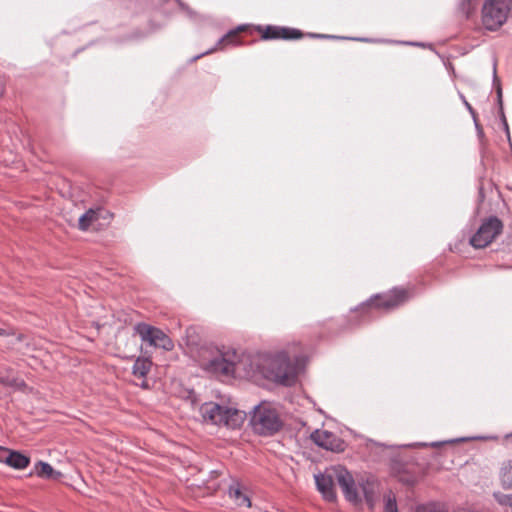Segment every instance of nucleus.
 <instances>
[{"label":"nucleus","instance_id":"1","mask_svg":"<svg viewBox=\"0 0 512 512\" xmlns=\"http://www.w3.org/2000/svg\"><path fill=\"white\" fill-rule=\"evenodd\" d=\"M334 481L341 488L347 501L357 505L362 502L363 497L369 508H374L378 485L373 479H361L356 483L352 474L342 466L333 467L326 470L325 473H319L315 475L316 487L327 501L336 499Z\"/></svg>","mask_w":512,"mask_h":512},{"label":"nucleus","instance_id":"2","mask_svg":"<svg viewBox=\"0 0 512 512\" xmlns=\"http://www.w3.org/2000/svg\"><path fill=\"white\" fill-rule=\"evenodd\" d=\"M199 366L216 376H232L241 364L236 350L213 344L202 345L198 350Z\"/></svg>","mask_w":512,"mask_h":512},{"label":"nucleus","instance_id":"3","mask_svg":"<svg viewBox=\"0 0 512 512\" xmlns=\"http://www.w3.org/2000/svg\"><path fill=\"white\" fill-rule=\"evenodd\" d=\"M200 413L205 422L233 430L239 428L246 418L244 411L215 402L202 404Z\"/></svg>","mask_w":512,"mask_h":512},{"label":"nucleus","instance_id":"4","mask_svg":"<svg viewBox=\"0 0 512 512\" xmlns=\"http://www.w3.org/2000/svg\"><path fill=\"white\" fill-rule=\"evenodd\" d=\"M250 425L256 434L272 436L282 428L283 422L274 404L263 401L253 408Z\"/></svg>","mask_w":512,"mask_h":512},{"label":"nucleus","instance_id":"5","mask_svg":"<svg viewBox=\"0 0 512 512\" xmlns=\"http://www.w3.org/2000/svg\"><path fill=\"white\" fill-rule=\"evenodd\" d=\"M511 0H487L482 8V24L485 29L495 31L507 20Z\"/></svg>","mask_w":512,"mask_h":512},{"label":"nucleus","instance_id":"6","mask_svg":"<svg viewBox=\"0 0 512 512\" xmlns=\"http://www.w3.org/2000/svg\"><path fill=\"white\" fill-rule=\"evenodd\" d=\"M406 300L407 292L404 289L394 288L388 294L371 297L366 303H362L357 311L367 314L366 318H370L373 310H390L403 304Z\"/></svg>","mask_w":512,"mask_h":512},{"label":"nucleus","instance_id":"7","mask_svg":"<svg viewBox=\"0 0 512 512\" xmlns=\"http://www.w3.org/2000/svg\"><path fill=\"white\" fill-rule=\"evenodd\" d=\"M268 378L277 383L290 386L297 377L298 368L292 363L286 353H279L270 360Z\"/></svg>","mask_w":512,"mask_h":512},{"label":"nucleus","instance_id":"8","mask_svg":"<svg viewBox=\"0 0 512 512\" xmlns=\"http://www.w3.org/2000/svg\"><path fill=\"white\" fill-rule=\"evenodd\" d=\"M134 330L139 335L141 341L149 346L159 347L167 351L171 350L174 346L172 340L159 328L142 322L136 324Z\"/></svg>","mask_w":512,"mask_h":512},{"label":"nucleus","instance_id":"9","mask_svg":"<svg viewBox=\"0 0 512 512\" xmlns=\"http://www.w3.org/2000/svg\"><path fill=\"white\" fill-rule=\"evenodd\" d=\"M502 222L495 216L486 219L471 237L470 243L475 248H484L489 245L502 231Z\"/></svg>","mask_w":512,"mask_h":512},{"label":"nucleus","instance_id":"10","mask_svg":"<svg viewBox=\"0 0 512 512\" xmlns=\"http://www.w3.org/2000/svg\"><path fill=\"white\" fill-rule=\"evenodd\" d=\"M311 440L319 447L331 451L343 450V442L332 432L316 429L311 433Z\"/></svg>","mask_w":512,"mask_h":512},{"label":"nucleus","instance_id":"11","mask_svg":"<svg viewBox=\"0 0 512 512\" xmlns=\"http://www.w3.org/2000/svg\"><path fill=\"white\" fill-rule=\"evenodd\" d=\"M302 32L295 28L279 27V26H267L262 34L264 40L270 39H284L292 40L299 39L302 37Z\"/></svg>","mask_w":512,"mask_h":512},{"label":"nucleus","instance_id":"12","mask_svg":"<svg viewBox=\"0 0 512 512\" xmlns=\"http://www.w3.org/2000/svg\"><path fill=\"white\" fill-rule=\"evenodd\" d=\"M34 473L45 479H58L62 476L60 471H55L53 467L44 461H38L34 466Z\"/></svg>","mask_w":512,"mask_h":512},{"label":"nucleus","instance_id":"13","mask_svg":"<svg viewBox=\"0 0 512 512\" xmlns=\"http://www.w3.org/2000/svg\"><path fill=\"white\" fill-rule=\"evenodd\" d=\"M30 459L28 456L18 451L10 450L7 458V465L10 467L22 470L29 465Z\"/></svg>","mask_w":512,"mask_h":512},{"label":"nucleus","instance_id":"14","mask_svg":"<svg viewBox=\"0 0 512 512\" xmlns=\"http://www.w3.org/2000/svg\"><path fill=\"white\" fill-rule=\"evenodd\" d=\"M152 366L151 360L148 358H137L132 367V373L139 378H145Z\"/></svg>","mask_w":512,"mask_h":512},{"label":"nucleus","instance_id":"15","mask_svg":"<svg viewBox=\"0 0 512 512\" xmlns=\"http://www.w3.org/2000/svg\"><path fill=\"white\" fill-rule=\"evenodd\" d=\"M500 482L504 489H512V460L503 463L500 470Z\"/></svg>","mask_w":512,"mask_h":512},{"label":"nucleus","instance_id":"16","mask_svg":"<svg viewBox=\"0 0 512 512\" xmlns=\"http://www.w3.org/2000/svg\"><path fill=\"white\" fill-rule=\"evenodd\" d=\"M236 38H237V31H236V30H231V31H229L226 35H224L223 37H221V38L217 41V43H216V47H215V48L210 49V50H208V51H206V52H204V53H201V54H199V55H197V56H194V57L192 58V61H195V60H197V59L201 58L202 56H204V55H206V54H208V53H211L212 51H214L215 49H217V47L221 46L222 44H226V43L233 44V45L237 44V42H236Z\"/></svg>","mask_w":512,"mask_h":512},{"label":"nucleus","instance_id":"17","mask_svg":"<svg viewBox=\"0 0 512 512\" xmlns=\"http://www.w3.org/2000/svg\"><path fill=\"white\" fill-rule=\"evenodd\" d=\"M229 495L230 497L234 498L238 505L250 507L251 502L247 495L242 493L239 486H231L229 488Z\"/></svg>","mask_w":512,"mask_h":512},{"label":"nucleus","instance_id":"18","mask_svg":"<svg viewBox=\"0 0 512 512\" xmlns=\"http://www.w3.org/2000/svg\"><path fill=\"white\" fill-rule=\"evenodd\" d=\"M96 220V212L92 209H89L84 214L79 217L78 226L81 230H87L92 222Z\"/></svg>","mask_w":512,"mask_h":512},{"label":"nucleus","instance_id":"19","mask_svg":"<svg viewBox=\"0 0 512 512\" xmlns=\"http://www.w3.org/2000/svg\"><path fill=\"white\" fill-rule=\"evenodd\" d=\"M0 383L18 390H22L26 387V384L22 379L9 376H0Z\"/></svg>","mask_w":512,"mask_h":512},{"label":"nucleus","instance_id":"20","mask_svg":"<svg viewBox=\"0 0 512 512\" xmlns=\"http://www.w3.org/2000/svg\"><path fill=\"white\" fill-rule=\"evenodd\" d=\"M497 100H498V104H499V108H500L501 121L503 123V127L506 131L507 137H508V139H510L509 127H508V123H507V120H506V117H505V114L503 111L502 89L499 84L497 85Z\"/></svg>","mask_w":512,"mask_h":512},{"label":"nucleus","instance_id":"21","mask_svg":"<svg viewBox=\"0 0 512 512\" xmlns=\"http://www.w3.org/2000/svg\"><path fill=\"white\" fill-rule=\"evenodd\" d=\"M493 497L500 505L512 507V494H504L502 492H494Z\"/></svg>","mask_w":512,"mask_h":512},{"label":"nucleus","instance_id":"22","mask_svg":"<svg viewBox=\"0 0 512 512\" xmlns=\"http://www.w3.org/2000/svg\"><path fill=\"white\" fill-rule=\"evenodd\" d=\"M384 512H398L396 498L391 494L385 496Z\"/></svg>","mask_w":512,"mask_h":512},{"label":"nucleus","instance_id":"23","mask_svg":"<svg viewBox=\"0 0 512 512\" xmlns=\"http://www.w3.org/2000/svg\"><path fill=\"white\" fill-rule=\"evenodd\" d=\"M416 512H446L443 508L434 503L418 506Z\"/></svg>","mask_w":512,"mask_h":512},{"label":"nucleus","instance_id":"24","mask_svg":"<svg viewBox=\"0 0 512 512\" xmlns=\"http://www.w3.org/2000/svg\"><path fill=\"white\" fill-rule=\"evenodd\" d=\"M472 9V0H461L460 10L465 14L466 17H469Z\"/></svg>","mask_w":512,"mask_h":512},{"label":"nucleus","instance_id":"25","mask_svg":"<svg viewBox=\"0 0 512 512\" xmlns=\"http://www.w3.org/2000/svg\"><path fill=\"white\" fill-rule=\"evenodd\" d=\"M10 449L0 446V462L7 464Z\"/></svg>","mask_w":512,"mask_h":512},{"label":"nucleus","instance_id":"26","mask_svg":"<svg viewBox=\"0 0 512 512\" xmlns=\"http://www.w3.org/2000/svg\"><path fill=\"white\" fill-rule=\"evenodd\" d=\"M461 99L463 100V103L465 105V107L468 109V111L472 114V116L475 118V112L472 108V106L470 105L469 102H467V100L465 99V97L463 95H461Z\"/></svg>","mask_w":512,"mask_h":512},{"label":"nucleus","instance_id":"27","mask_svg":"<svg viewBox=\"0 0 512 512\" xmlns=\"http://www.w3.org/2000/svg\"><path fill=\"white\" fill-rule=\"evenodd\" d=\"M12 334L10 329L0 328V336H10Z\"/></svg>","mask_w":512,"mask_h":512},{"label":"nucleus","instance_id":"28","mask_svg":"<svg viewBox=\"0 0 512 512\" xmlns=\"http://www.w3.org/2000/svg\"><path fill=\"white\" fill-rule=\"evenodd\" d=\"M311 37L315 38H334V36L325 35V34H310Z\"/></svg>","mask_w":512,"mask_h":512},{"label":"nucleus","instance_id":"29","mask_svg":"<svg viewBox=\"0 0 512 512\" xmlns=\"http://www.w3.org/2000/svg\"><path fill=\"white\" fill-rule=\"evenodd\" d=\"M493 73H494V80H496V65L494 64V70H493Z\"/></svg>","mask_w":512,"mask_h":512},{"label":"nucleus","instance_id":"30","mask_svg":"<svg viewBox=\"0 0 512 512\" xmlns=\"http://www.w3.org/2000/svg\"><path fill=\"white\" fill-rule=\"evenodd\" d=\"M16 340H17V341H21V340H22V335H21V334H19V335L16 337Z\"/></svg>","mask_w":512,"mask_h":512},{"label":"nucleus","instance_id":"31","mask_svg":"<svg viewBox=\"0 0 512 512\" xmlns=\"http://www.w3.org/2000/svg\"><path fill=\"white\" fill-rule=\"evenodd\" d=\"M431 445H432V446H434V447H436V446H438V445H439V443L434 442V443H432Z\"/></svg>","mask_w":512,"mask_h":512},{"label":"nucleus","instance_id":"32","mask_svg":"<svg viewBox=\"0 0 512 512\" xmlns=\"http://www.w3.org/2000/svg\"><path fill=\"white\" fill-rule=\"evenodd\" d=\"M2 93H3V88H2V86L0 85V96L2 95Z\"/></svg>","mask_w":512,"mask_h":512}]
</instances>
